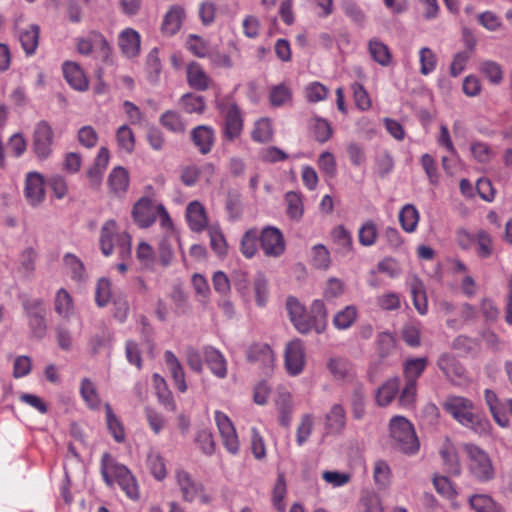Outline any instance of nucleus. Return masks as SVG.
Here are the masks:
<instances>
[{
    "label": "nucleus",
    "mask_w": 512,
    "mask_h": 512,
    "mask_svg": "<svg viewBox=\"0 0 512 512\" xmlns=\"http://www.w3.org/2000/svg\"><path fill=\"white\" fill-rule=\"evenodd\" d=\"M286 310L294 328L303 335L314 331L322 334L328 324V312L324 302L315 299L309 310L294 297L289 296L286 300Z\"/></svg>",
    "instance_id": "nucleus-1"
},
{
    "label": "nucleus",
    "mask_w": 512,
    "mask_h": 512,
    "mask_svg": "<svg viewBox=\"0 0 512 512\" xmlns=\"http://www.w3.org/2000/svg\"><path fill=\"white\" fill-rule=\"evenodd\" d=\"M444 410L461 425L471 429L479 435L490 433L491 423L482 414L474 411L471 400L461 396H451L443 403Z\"/></svg>",
    "instance_id": "nucleus-2"
},
{
    "label": "nucleus",
    "mask_w": 512,
    "mask_h": 512,
    "mask_svg": "<svg viewBox=\"0 0 512 512\" xmlns=\"http://www.w3.org/2000/svg\"><path fill=\"white\" fill-rule=\"evenodd\" d=\"M21 305L27 318L31 338L42 340L48 331V309L42 298L24 297Z\"/></svg>",
    "instance_id": "nucleus-3"
},
{
    "label": "nucleus",
    "mask_w": 512,
    "mask_h": 512,
    "mask_svg": "<svg viewBox=\"0 0 512 512\" xmlns=\"http://www.w3.org/2000/svg\"><path fill=\"white\" fill-rule=\"evenodd\" d=\"M389 427L395 449L407 455L418 452L420 443L410 421L403 416H394L390 420Z\"/></svg>",
    "instance_id": "nucleus-4"
},
{
    "label": "nucleus",
    "mask_w": 512,
    "mask_h": 512,
    "mask_svg": "<svg viewBox=\"0 0 512 512\" xmlns=\"http://www.w3.org/2000/svg\"><path fill=\"white\" fill-rule=\"evenodd\" d=\"M469 459V472L474 479L485 483L495 478V468L488 453L479 446L466 443L463 445Z\"/></svg>",
    "instance_id": "nucleus-5"
},
{
    "label": "nucleus",
    "mask_w": 512,
    "mask_h": 512,
    "mask_svg": "<svg viewBox=\"0 0 512 512\" xmlns=\"http://www.w3.org/2000/svg\"><path fill=\"white\" fill-rule=\"evenodd\" d=\"M221 113L224 114V122L222 125V138L225 141L233 142L242 134L244 127V119L239 106L236 103L225 105L219 103L217 105Z\"/></svg>",
    "instance_id": "nucleus-6"
},
{
    "label": "nucleus",
    "mask_w": 512,
    "mask_h": 512,
    "mask_svg": "<svg viewBox=\"0 0 512 512\" xmlns=\"http://www.w3.org/2000/svg\"><path fill=\"white\" fill-rule=\"evenodd\" d=\"M176 479L185 501L193 502L196 498H199L203 504L211 502V497L205 493L203 484L194 481L187 471L178 470L176 472Z\"/></svg>",
    "instance_id": "nucleus-7"
},
{
    "label": "nucleus",
    "mask_w": 512,
    "mask_h": 512,
    "mask_svg": "<svg viewBox=\"0 0 512 512\" xmlns=\"http://www.w3.org/2000/svg\"><path fill=\"white\" fill-rule=\"evenodd\" d=\"M306 363L304 343L300 339H294L287 343L284 353V364L290 376L302 373Z\"/></svg>",
    "instance_id": "nucleus-8"
},
{
    "label": "nucleus",
    "mask_w": 512,
    "mask_h": 512,
    "mask_svg": "<svg viewBox=\"0 0 512 512\" xmlns=\"http://www.w3.org/2000/svg\"><path fill=\"white\" fill-rule=\"evenodd\" d=\"M131 215L135 224L142 229L149 228L157 220V205L149 197H141L134 205Z\"/></svg>",
    "instance_id": "nucleus-9"
},
{
    "label": "nucleus",
    "mask_w": 512,
    "mask_h": 512,
    "mask_svg": "<svg viewBox=\"0 0 512 512\" xmlns=\"http://www.w3.org/2000/svg\"><path fill=\"white\" fill-rule=\"evenodd\" d=\"M53 129L46 121H40L33 134V150L36 156L47 159L52 152Z\"/></svg>",
    "instance_id": "nucleus-10"
},
{
    "label": "nucleus",
    "mask_w": 512,
    "mask_h": 512,
    "mask_svg": "<svg viewBox=\"0 0 512 512\" xmlns=\"http://www.w3.org/2000/svg\"><path fill=\"white\" fill-rule=\"evenodd\" d=\"M261 249L266 256L278 257L284 253L285 242L281 231L272 226L265 227L259 235Z\"/></svg>",
    "instance_id": "nucleus-11"
},
{
    "label": "nucleus",
    "mask_w": 512,
    "mask_h": 512,
    "mask_svg": "<svg viewBox=\"0 0 512 512\" xmlns=\"http://www.w3.org/2000/svg\"><path fill=\"white\" fill-rule=\"evenodd\" d=\"M215 421L220 432L223 445L231 454L239 452V440L230 418L221 411L215 412Z\"/></svg>",
    "instance_id": "nucleus-12"
},
{
    "label": "nucleus",
    "mask_w": 512,
    "mask_h": 512,
    "mask_svg": "<svg viewBox=\"0 0 512 512\" xmlns=\"http://www.w3.org/2000/svg\"><path fill=\"white\" fill-rule=\"evenodd\" d=\"M247 360L250 363H258L265 374L272 371L275 361L274 352L266 343H253L247 348Z\"/></svg>",
    "instance_id": "nucleus-13"
},
{
    "label": "nucleus",
    "mask_w": 512,
    "mask_h": 512,
    "mask_svg": "<svg viewBox=\"0 0 512 512\" xmlns=\"http://www.w3.org/2000/svg\"><path fill=\"white\" fill-rule=\"evenodd\" d=\"M45 180L41 173L33 171L26 175L24 195L32 206L41 204L45 199Z\"/></svg>",
    "instance_id": "nucleus-14"
},
{
    "label": "nucleus",
    "mask_w": 512,
    "mask_h": 512,
    "mask_svg": "<svg viewBox=\"0 0 512 512\" xmlns=\"http://www.w3.org/2000/svg\"><path fill=\"white\" fill-rule=\"evenodd\" d=\"M191 141L200 154L206 155L211 152L215 142V130L208 125H199L191 130Z\"/></svg>",
    "instance_id": "nucleus-15"
},
{
    "label": "nucleus",
    "mask_w": 512,
    "mask_h": 512,
    "mask_svg": "<svg viewBox=\"0 0 512 512\" xmlns=\"http://www.w3.org/2000/svg\"><path fill=\"white\" fill-rule=\"evenodd\" d=\"M485 403L488 406L494 421L500 427H507L509 425V418L506 413V402L502 403L496 393L491 389L484 391Z\"/></svg>",
    "instance_id": "nucleus-16"
},
{
    "label": "nucleus",
    "mask_w": 512,
    "mask_h": 512,
    "mask_svg": "<svg viewBox=\"0 0 512 512\" xmlns=\"http://www.w3.org/2000/svg\"><path fill=\"white\" fill-rule=\"evenodd\" d=\"M438 368L445 374L448 379L461 380L465 378L466 369L456 359V357L450 353H443L439 356L437 361Z\"/></svg>",
    "instance_id": "nucleus-17"
},
{
    "label": "nucleus",
    "mask_w": 512,
    "mask_h": 512,
    "mask_svg": "<svg viewBox=\"0 0 512 512\" xmlns=\"http://www.w3.org/2000/svg\"><path fill=\"white\" fill-rule=\"evenodd\" d=\"M203 357L210 371L218 378L227 376V362L223 354L212 346L203 347Z\"/></svg>",
    "instance_id": "nucleus-18"
},
{
    "label": "nucleus",
    "mask_w": 512,
    "mask_h": 512,
    "mask_svg": "<svg viewBox=\"0 0 512 512\" xmlns=\"http://www.w3.org/2000/svg\"><path fill=\"white\" fill-rule=\"evenodd\" d=\"M185 18V10L179 5H173L164 15L161 32L166 36L175 35L181 28Z\"/></svg>",
    "instance_id": "nucleus-19"
},
{
    "label": "nucleus",
    "mask_w": 512,
    "mask_h": 512,
    "mask_svg": "<svg viewBox=\"0 0 512 512\" xmlns=\"http://www.w3.org/2000/svg\"><path fill=\"white\" fill-rule=\"evenodd\" d=\"M107 185L110 193L116 197H122L129 187L128 171L122 166L114 167L108 175Z\"/></svg>",
    "instance_id": "nucleus-20"
},
{
    "label": "nucleus",
    "mask_w": 512,
    "mask_h": 512,
    "mask_svg": "<svg viewBox=\"0 0 512 512\" xmlns=\"http://www.w3.org/2000/svg\"><path fill=\"white\" fill-rule=\"evenodd\" d=\"M188 225L193 232H202L207 227V215L203 205L198 201H192L186 208Z\"/></svg>",
    "instance_id": "nucleus-21"
},
{
    "label": "nucleus",
    "mask_w": 512,
    "mask_h": 512,
    "mask_svg": "<svg viewBox=\"0 0 512 512\" xmlns=\"http://www.w3.org/2000/svg\"><path fill=\"white\" fill-rule=\"evenodd\" d=\"M63 75L69 85L75 90L86 91L88 89V79L78 64L65 62L63 64Z\"/></svg>",
    "instance_id": "nucleus-22"
},
{
    "label": "nucleus",
    "mask_w": 512,
    "mask_h": 512,
    "mask_svg": "<svg viewBox=\"0 0 512 512\" xmlns=\"http://www.w3.org/2000/svg\"><path fill=\"white\" fill-rule=\"evenodd\" d=\"M118 45L125 56L135 57L140 52V35L134 29L127 28L120 33Z\"/></svg>",
    "instance_id": "nucleus-23"
},
{
    "label": "nucleus",
    "mask_w": 512,
    "mask_h": 512,
    "mask_svg": "<svg viewBox=\"0 0 512 512\" xmlns=\"http://www.w3.org/2000/svg\"><path fill=\"white\" fill-rule=\"evenodd\" d=\"M110 468L117 477L119 485L126 492L127 496L131 499H137L138 487L130 471L124 465L119 464H112Z\"/></svg>",
    "instance_id": "nucleus-24"
},
{
    "label": "nucleus",
    "mask_w": 512,
    "mask_h": 512,
    "mask_svg": "<svg viewBox=\"0 0 512 512\" xmlns=\"http://www.w3.org/2000/svg\"><path fill=\"white\" fill-rule=\"evenodd\" d=\"M186 73L187 83L191 88L197 91H205L209 88L210 78L199 63L194 61L189 63Z\"/></svg>",
    "instance_id": "nucleus-25"
},
{
    "label": "nucleus",
    "mask_w": 512,
    "mask_h": 512,
    "mask_svg": "<svg viewBox=\"0 0 512 512\" xmlns=\"http://www.w3.org/2000/svg\"><path fill=\"white\" fill-rule=\"evenodd\" d=\"M368 52L380 66L388 67L392 63L393 57L390 48L378 38L368 41Z\"/></svg>",
    "instance_id": "nucleus-26"
},
{
    "label": "nucleus",
    "mask_w": 512,
    "mask_h": 512,
    "mask_svg": "<svg viewBox=\"0 0 512 512\" xmlns=\"http://www.w3.org/2000/svg\"><path fill=\"white\" fill-rule=\"evenodd\" d=\"M280 425L289 427L292 420V396L288 391H279L275 399Z\"/></svg>",
    "instance_id": "nucleus-27"
},
{
    "label": "nucleus",
    "mask_w": 512,
    "mask_h": 512,
    "mask_svg": "<svg viewBox=\"0 0 512 512\" xmlns=\"http://www.w3.org/2000/svg\"><path fill=\"white\" fill-rule=\"evenodd\" d=\"M164 357L177 389L182 393L186 392L187 384L185 381V373L179 360L175 354L169 350L165 352Z\"/></svg>",
    "instance_id": "nucleus-28"
},
{
    "label": "nucleus",
    "mask_w": 512,
    "mask_h": 512,
    "mask_svg": "<svg viewBox=\"0 0 512 512\" xmlns=\"http://www.w3.org/2000/svg\"><path fill=\"white\" fill-rule=\"evenodd\" d=\"M427 365L428 359L426 357L407 359L403 364L405 382L417 385V380L423 374Z\"/></svg>",
    "instance_id": "nucleus-29"
},
{
    "label": "nucleus",
    "mask_w": 512,
    "mask_h": 512,
    "mask_svg": "<svg viewBox=\"0 0 512 512\" xmlns=\"http://www.w3.org/2000/svg\"><path fill=\"white\" fill-rule=\"evenodd\" d=\"M40 27L36 24L20 31L19 40L27 56L35 54L39 44Z\"/></svg>",
    "instance_id": "nucleus-30"
},
{
    "label": "nucleus",
    "mask_w": 512,
    "mask_h": 512,
    "mask_svg": "<svg viewBox=\"0 0 512 512\" xmlns=\"http://www.w3.org/2000/svg\"><path fill=\"white\" fill-rule=\"evenodd\" d=\"M451 347L461 356H475L481 349L480 341L467 335H458L452 342Z\"/></svg>",
    "instance_id": "nucleus-31"
},
{
    "label": "nucleus",
    "mask_w": 512,
    "mask_h": 512,
    "mask_svg": "<svg viewBox=\"0 0 512 512\" xmlns=\"http://www.w3.org/2000/svg\"><path fill=\"white\" fill-rule=\"evenodd\" d=\"M153 383L156 390V395L158 397L159 402L169 411L176 410V403L174 401L173 395L169 390L165 379L155 373L153 374Z\"/></svg>",
    "instance_id": "nucleus-32"
},
{
    "label": "nucleus",
    "mask_w": 512,
    "mask_h": 512,
    "mask_svg": "<svg viewBox=\"0 0 512 512\" xmlns=\"http://www.w3.org/2000/svg\"><path fill=\"white\" fill-rule=\"evenodd\" d=\"M400 379L393 377L387 380L376 392V402L379 406L389 405L399 391Z\"/></svg>",
    "instance_id": "nucleus-33"
},
{
    "label": "nucleus",
    "mask_w": 512,
    "mask_h": 512,
    "mask_svg": "<svg viewBox=\"0 0 512 512\" xmlns=\"http://www.w3.org/2000/svg\"><path fill=\"white\" fill-rule=\"evenodd\" d=\"M106 423L109 433L117 443H123L126 439L125 430L120 419L115 415L109 403L105 404Z\"/></svg>",
    "instance_id": "nucleus-34"
},
{
    "label": "nucleus",
    "mask_w": 512,
    "mask_h": 512,
    "mask_svg": "<svg viewBox=\"0 0 512 512\" xmlns=\"http://www.w3.org/2000/svg\"><path fill=\"white\" fill-rule=\"evenodd\" d=\"M346 424L345 411L340 404H334L326 415V428L332 433H340Z\"/></svg>",
    "instance_id": "nucleus-35"
},
{
    "label": "nucleus",
    "mask_w": 512,
    "mask_h": 512,
    "mask_svg": "<svg viewBox=\"0 0 512 512\" xmlns=\"http://www.w3.org/2000/svg\"><path fill=\"white\" fill-rule=\"evenodd\" d=\"M116 232V222L110 219L104 223L100 231V248L105 256H109L114 248V235Z\"/></svg>",
    "instance_id": "nucleus-36"
},
{
    "label": "nucleus",
    "mask_w": 512,
    "mask_h": 512,
    "mask_svg": "<svg viewBox=\"0 0 512 512\" xmlns=\"http://www.w3.org/2000/svg\"><path fill=\"white\" fill-rule=\"evenodd\" d=\"M159 122L163 127L173 133L182 134L186 130V125L182 120V117L174 110L165 111L160 116Z\"/></svg>",
    "instance_id": "nucleus-37"
},
{
    "label": "nucleus",
    "mask_w": 512,
    "mask_h": 512,
    "mask_svg": "<svg viewBox=\"0 0 512 512\" xmlns=\"http://www.w3.org/2000/svg\"><path fill=\"white\" fill-rule=\"evenodd\" d=\"M327 368L335 379L343 380L350 376L351 362L343 357H332L327 363Z\"/></svg>",
    "instance_id": "nucleus-38"
},
{
    "label": "nucleus",
    "mask_w": 512,
    "mask_h": 512,
    "mask_svg": "<svg viewBox=\"0 0 512 512\" xmlns=\"http://www.w3.org/2000/svg\"><path fill=\"white\" fill-rule=\"evenodd\" d=\"M419 221V213L412 204H406L399 213V222L403 230L408 233L415 231Z\"/></svg>",
    "instance_id": "nucleus-39"
},
{
    "label": "nucleus",
    "mask_w": 512,
    "mask_h": 512,
    "mask_svg": "<svg viewBox=\"0 0 512 512\" xmlns=\"http://www.w3.org/2000/svg\"><path fill=\"white\" fill-rule=\"evenodd\" d=\"M251 138L258 143L270 142L273 138L272 124L269 119L262 118L255 122Z\"/></svg>",
    "instance_id": "nucleus-40"
},
{
    "label": "nucleus",
    "mask_w": 512,
    "mask_h": 512,
    "mask_svg": "<svg viewBox=\"0 0 512 512\" xmlns=\"http://www.w3.org/2000/svg\"><path fill=\"white\" fill-rule=\"evenodd\" d=\"M180 102L185 112L189 114H203L206 110L205 98L200 95L186 93L181 96Z\"/></svg>",
    "instance_id": "nucleus-41"
},
{
    "label": "nucleus",
    "mask_w": 512,
    "mask_h": 512,
    "mask_svg": "<svg viewBox=\"0 0 512 512\" xmlns=\"http://www.w3.org/2000/svg\"><path fill=\"white\" fill-rule=\"evenodd\" d=\"M259 241V234L256 228L247 230L241 239L240 250L246 258H252L257 252V242Z\"/></svg>",
    "instance_id": "nucleus-42"
},
{
    "label": "nucleus",
    "mask_w": 512,
    "mask_h": 512,
    "mask_svg": "<svg viewBox=\"0 0 512 512\" xmlns=\"http://www.w3.org/2000/svg\"><path fill=\"white\" fill-rule=\"evenodd\" d=\"M440 455L446 467V471L454 476L460 475L461 465L455 448L451 446L444 447L441 449Z\"/></svg>",
    "instance_id": "nucleus-43"
},
{
    "label": "nucleus",
    "mask_w": 512,
    "mask_h": 512,
    "mask_svg": "<svg viewBox=\"0 0 512 512\" xmlns=\"http://www.w3.org/2000/svg\"><path fill=\"white\" fill-rule=\"evenodd\" d=\"M469 503L476 512H501V507L489 495H473Z\"/></svg>",
    "instance_id": "nucleus-44"
},
{
    "label": "nucleus",
    "mask_w": 512,
    "mask_h": 512,
    "mask_svg": "<svg viewBox=\"0 0 512 512\" xmlns=\"http://www.w3.org/2000/svg\"><path fill=\"white\" fill-rule=\"evenodd\" d=\"M312 131L314 139L319 143L327 142L333 134L331 124L318 116L313 118Z\"/></svg>",
    "instance_id": "nucleus-45"
},
{
    "label": "nucleus",
    "mask_w": 512,
    "mask_h": 512,
    "mask_svg": "<svg viewBox=\"0 0 512 512\" xmlns=\"http://www.w3.org/2000/svg\"><path fill=\"white\" fill-rule=\"evenodd\" d=\"M285 200L287 202V215L293 220H300L303 216V203L299 193L289 191L285 194Z\"/></svg>",
    "instance_id": "nucleus-46"
},
{
    "label": "nucleus",
    "mask_w": 512,
    "mask_h": 512,
    "mask_svg": "<svg viewBox=\"0 0 512 512\" xmlns=\"http://www.w3.org/2000/svg\"><path fill=\"white\" fill-rule=\"evenodd\" d=\"M352 413L355 419H362L365 415V393L363 385H355L351 395Z\"/></svg>",
    "instance_id": "nucleus-47"
},
{
    "label": "nucleus",
    "mask_w": 512,
    "mask_h": 512,
    "mask_svg": "<svg viewBox=\"0 0 512 512\" xmlns=\"http://www.w3.org/2000/svg\"><path fill=\"white\" fill-rule=\"evenodd\" d=\"M55 311L56 313L63 317L68 318L70 315V312L73 308V302L71 295L65 290L64 288H61L57 291L55 296Z\"/></svg>",
    "instance_id": "nucleus-48"
},
{
    "label": "nucleus",
    "mask_w": 512,
    "mask_h": 512,
    "mask_svg": "<svg viewBox=\"0 0 512 512\" xmlns=\"http://www.w3.org/2000/svg\"><path fill=\"white\" fill-rule=\"evenodd\" d=\"M116 140L118 147L125 152L131 154L135 148V136L131 128L127 125H122L117 129Z\"/></svg>",
    "instance_id": "nucleus-49"
},
{
    "label": "nucleus",
    "mask_w": 512,
    "mask_h": 512,
    "mask_svg": "<svg viewBox=\"0 0 512 512\" xmlns=\"http://www.w3.org/2000/svg\"><path fill=\"white\" fill-rule=\"evenodd\" d=\"M377 237V225L372 220L364 222L358 232L359 243L362 246L370 247L376 243Z\"/></svg>",
    "instance_id": "nucleus-50"
},
{
    "label": "nucleus",
    "mask_w": 512,
    "mask_h": 512,
    "mask_svg": "<svg viewBox=\"0 0 512 512\" xmlns=\"http://www.w3.org/2000/svg\"><path fill=\"white\" fill-rule=\"evenodd\" d=\"M92 36L93 50L99 52V55L104 63H111L112 48L108 40L99 31L92 30Z\"/></svg>",
    "instance_id": "nucleus-51"
},
{
    "label": "nucleus",
    "mask_w": 512,
    "mask_h": 512,
    "mask_svg": "<svg viewBox=\"0 0 512 512\" xmlns=\"http://www.w3.org/2000/svg\"><path fill=\"white\" fill-rule=\"evenodd\" d=\"M287 492L285 475L279 472L273 488V505L279 512H285L284 498Z\"/></svg>",
    "instance_id": "nucleus-52"
},
{
    "label": "nucleus",
    "mask_w": 512,
    "mask_h": 512,
    "mask_svg": "<svg viewBox=\"0 0 512 512\" xmlns=\"http://www.w3.org/2000/svg\"><path fill=\"white\" fill-rule=\"evenodd\" d=\"M357 310L354 306H346L337 312L333 318L334 326L339 330L349 328L356 320Z\"/></svg>",
    "instance_id": "nucleus-53"
},
{
    "label": "nucleus",
    "mask_w": 512,
    "mask_h": 512,
    "mask_svg": "<svg viewBox=\"0 0 512 512\" xmlns=\"http://www.w3.org/2000/svg\"><path fill=\"white\" fill-rule=\"evenodd\" d=\"M147 465L157 480H163L166 477L167 471L163 457L158 453L151 451L147 455Z\"/></svg>",
    "instance_id": "nucleus-54"
},
{
    "label": "nucleus",
    "mask_w": 512,
    "mask_h": 512,
    "mask_svg": "<svg viewBox=\"0 0 512 512\" xmlns=\"http://www.w3.org/2000/svg\"><path fill=\"white\" fill-rule=\"evenodd\" d=\"M65 265L71 271V278L75 281H83L85 279V267L83 262L74 254L66 253L63 257Z\"/></svg>",
    "instance_id": "nucleus-55"
},
{
    "label": "nucleus",
    "mask_w": 512,
    "mask_h": 512,
    "mask_svg": "<svg viewBox=\"0 0 512 512\" xmlns=\"http://www.w3.org/2000/svg\"><path fill=\"white\" fill-rule=\"evenodd\" d=\"M186 47L193 55L199 58L206 57L209 51L208 42L196 34L188 36Z\"/></svg>",
    "instance_id": "nucleus-56"
},
{
    "label": "nucleus",
    "mask_w": 512,
    "mask_h": 512,
    "mask_svg": "<svg viewBox=\"0 0 512 512\" xmlns=\"http://www.w3.org/2000/svg\"><path fill=\"white\" fill-rule=\"evenodd\" d=\"M208 235L210 238V246L218 256H225L227 254V243L221 230L216 227L208 228Z\"/></svg>",
    "instance_id": "nucleus-57"
},
{
    "label": "nucleus",
    "mask_w": 512,
    "mask_h": 512,
    "mask_svg": "<svg viewBox=\"0 0 512 512\" xmlns=\"http://www.w3.org/2000/svg\"><path fill=\"white\" fill-rule=\"evenodd\" d=\"M377 353L380 358L389 356L395 348V338L389 332H381L376 339Z\"/></svg>",
    "instance_id": "nucleus-58"
},
{
    "label": "nucleus",
    "mask_w": 512,
    "mask_h": 512,
    "mask_svg": "<svg viewBox=\"0 0 512 512\" xmlns=\"http://www.w3.org/2000/svg\"><path fill=\"white\" fill-rule=\"evenodd\" d=\"M269 100L272 106L280 107L291 100V91L285 84H279L271 88Z\"/></svg>",
    "instance_id": "nucleus-59"
},
{
    "label": "nucleus",
    "mask_w": 512,
    "mask_h": 512,
    "mask_svg": "<svg viewBox=\"0 0 512 512\" xmlns=\"http://www.w3.org/2000/svg\"><path fill=\"white\" fill-rule=\"evenodd\" d=\"M476 240L477 255L482 259L489 258L493 253V241L491 236L485 230H480L477 233Z\"/></svg>",
    "instance_id": "nucleus-60"
},
{
    "label": "nucleus",
    "mask_w": 512,
    "mask_h": 512,
    "mask_svg": "<svg viewBox=\"0 0 512 512\" xmlns=\"http://www.w3.org/2000/svg\"><path fill=\"white\" fill-rule=\"evenodd\" d=\"M420 58V73L422 75H428L433 72L437 65V58L435 53L428 47L421 48L419 52Z\"/></svg>",
    "instance_id": "nucleus-61"
},
{
    "label": "nucleus",
    "mask_w": 512,
    "mask_h": 512,
    "mask_svg": "<svg viewBox=\"0 0 512 512\" xmlns=\"http://www.w3.org/2000/svg\"><path fill=\"white\" fill-rule=\"evenodd\" d=\"M80 393L89 407L97 408L99 406L100 399L96 392V388L88 378H84L82 380Z\"/></svg>",
    "instance_id": "nucleus-62"
},
{
    "label": "nucleus",
    "mask_w": 512,
    "mask_h": 512,
    "mask_svg": "<svg viewBox=\"0 0 512 512\" xmlns=\"http://www.w3.org/2000/svg\"><path fill=\"white\" fill-rule=\"evenodd\" d=\"M433 485L440 495L447 499H454L457 495L454 485L446 476H434Z\"/></svg>",
    "instance_id": "nucleus-63"
},
{
    "label": "nucleus",
    "mask_w": 512,
    "mask_h": 512,
    "mask_svg": "<svg viewBox=\"0 0 512 512\" xmlns=\"http://www.w3.org/2000/svg\"><path fill=\"white\" fill-rule=\"evenodd\" d=\"M480 72L487 78L491 83L498 84L502 80V70L497 62L486 60L480 64Z\"/></svg>",
    "instance_id": "nucleus-64"
}]
</instances>
